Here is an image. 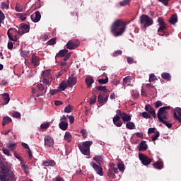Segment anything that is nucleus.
<instances>
[{"instance_id": "obj_1", "label": "nucleus", "mask_w": 181, "mask_h": 181, "mask_svg": "<svg viewBox=\"0 0 181 181\" xmlns=\"http://www.w3.org/2000/svg\"><path fill=\"white\" fill-rule=\"evenodd\" d=\"M127 23L122 19H117L110 26V32L113 36L117 37L124 34L126 30Z\"/></svg>"}, {"instance_id": "obj_2", "label": "nucleus", "mask_w": 181, "mask_h": 181, "mask_svg": "<svg viewBox=\"0 0 181 181\" xmlns=\"http://www.w3.org/2000/svg\"><path fill=\"white\" fill-rule=\"evenodd\" d=\"M17 177L11 168L3 165L0 167V181H16Z\"/></svg>"}, {"instance_id": "obj_3", "label": "nucleus", "mask_w": 181, "mask_h": 181, "mask_svg": "<svg viewBox=\"0 0 181 181\" xmlns=\"http://www.w3.org/2000/svg\"><path fill=\"white\" fill-rule=\"evenodd\" d=\"M93 145V141H83L82 144L78 145V148L83 155L86 156H89L90 155V147Z\"/></svg>"}, {"instance_id": "obj_4", "label": "nucleus", "mask_w": 181, "mask_h": 181, "mask_svg": "<svg viewBox=\"0 0 181 181\" xmlns=\"http://www.w3.org/2000/svg\"><path fill=\"white\" fill-rule=\"evenodd\" d=\"M140 23L144 28H146L153 24V21L146 14H142L139 18Z\"/></svg>"}, {"instance_id": "obj_5", "label": "nucleus", "mask_w": 181, "mask_h": 181, "mask_svg": "<svg viewBox=\"0 0 181 181\" xmlns=\"http://www.w3.org/2000/svg\"><path fill=\"white\" fill-rule=\"evenodd\" d=\"M42 77H43L42 83L47 86H50L52 83L51 71L50 70L44 71Z\"/></svg>"}, {"instance_id": "obj_6", "label": "nucleus", "mask_w": 181, "mask_h": 181, "mask_svg": "<svg viewBox=\"0 0 181 181\" xmlns=\"http://www.w3.org/2000/svg\"><path fill=\"white\" fill-rule=\"evenodd\" d=\"M139 158L144 166L149 165L153 161V159L150 158L148 156L141 153H139Z\"/></svg>"}, {"instance_id": "obj_7", "label": "nucleus", "mask_w": 181, "mask_h": 181, "mask_svg": "<svg viewBox=\"0 0 181 181\" xmlns=\"http://www.w3.org/2000/svg\"><path fill=\"white\" fill-rule=\"evenodd\" d=\"M158 23L159 25V28H158L157 30L158 33H164L166 30H168V26H166V24L165 23L164 20L162 17H159L158 18Z\"/></svg>"}, {"instance_id": "obj_8", "label": "nucleus", "mask_w": 181, "mask_h": 181, "mask_svg": "<svg viewBox=\"0 0 181 181\" xmlns=\"http://www.w3.org/2000/svg\"><path fill=\"white\" fill-rule=\"evenodd\" d=\"M80 45V42L77 40H69L66 44L68 49H76Z\"/></svg>"}, {"instance_id": "obj_9", "label": "nucleus", "mask_w": 181, "mask_h": 181, "mask_svg": "<svg viewBox=\"0 0 181 181\" xmlns=\"http://www.w3.org/2000/svg\"><path fill=\"white\" fill-rule=\"evenodd\" d=\"M117 115L122 118V122L124 123L129 122L131 121V116L126 114L125 112H122L121 110H117Z\"/></svg>"}, {"instance_id": "obj_10", "label": "nucleus", "mask_w": 181, "mask_h": 181, "mask_svg": "<svg viewBox=\"0 0 181 181\" xmlns=\"http://www.w3.org/2000/svg\"><path fill=\"white\" fill-rule=\"evenodd\" d=\"M44 140H45V146L46 148H54V140L53 137H51L49 135L45 136Z\"/></svg>"}, {"instance_id": "obj_11", "label": "nucleus", "mask_w": 181, "mask_h": 181, "mask_svg": "<svg viewBox=\"0 0 181 181\" xmlns=\"http://www.w3.org/2000/svg\"><path fill=\"white\" fill-rule=\"evenodd\" d=\"M90 166L94 169V170L96 172V173L100 176H103V169L101 167V165H99L98 164L91 162Z\"/></svg>"}, {"instance_id": "obj_12", "label": "nucleus", "mask_w": 181, "mask_h": 181, "mask_svg": "<svg viewBox=\"0 0 181 181\" xmlns=\"http://www.w3.org/2000/svg\"><path fill=\"white\" fill-rule=\"evenodd\" d=\"M17 32V30L13 28H10L9 30L7 32L8 37L10 40L13 42H16L17 40L16 36L13 37L14 34L16 35Z\"/></svg>"}, {"instance_id": "obj_13", "label": "nucleus", "mask_w": 181, "mask_h": 181, "mask_svg": "<svg viewBox=\"0 0 181 181\" xmlns=\"http://www.w3.org/2000/svg\"><path fill=\"white\" fill-rule=\"evenodd\" d=\"M109 100V95L104 97L103 93H99L98 96V102L102 105H105Z\"/></svg>"}, {"instance_id": "obj_14", "label": "nucleus", "mask_w": 181, "mask_h": 181, "mask_svg": "<svg viewBox=\"0 0 181 181\" xmlns=\"http://www.w3.org/2000/svg\"><path fill=\"white\" fill-rule=\"evenodd\" d=\"M170 110V106H163L158 110L157 117L158 120L162 119L161 115L165 114V111Z\"/></svg>"}, {"instance_id": "obj_15", "label": "nucleus", "mask_w": 181, "mask_h": 181, "mask_svg": "<svg viewBox=\"0 0 181 181\" xmlns=\"http://www.w3.org/2000/svg\"><path fill=\"white\" fill-rule=\"evenodd\" d=\"M145 111H147L148 113H150L153 117V118H157L156 111L151 106V105H146Z\"/></svg>"}, {"instance_id": "obj_16", "label": "nucleus", "mask_w": 181, "mask_h": 181, "mask_svg": "<svg viewBox=\"0 0 181 181\" xmlns=\"http://www.w3.org/2000/svg\"><path fill=\"white\" fill-rule=\"evenodd\" d=\"M174 112V119L179 123H181V107H176Z\"/></svg>"}, {"instance_id": "obj_17", "label": "nucleus", "mask_w": 181, "mask_h": 181, "mask_svg": "<svg viewBox=\"0 0 181 181\" xmlns=\"http://www.w3.org/2000/svg\"><path fill=\"white\" fill-rule=\"evenodd\" d=\"M31 20L35 23H38L41 20L40 12L37 11L35 14L30 16Z\"/></svg>"}, {"instance_id": "obj_18", "label": "nucleus", "mask_w": 181, "mask_h": 181, "mask_svg": "<svg viewBox=\"0 0 181 181\" xmlns=\"http://www.w3.org/2000/svg\"><path fill=\"white\" fill-rule=\"evenodd\" d=\"M74 75L75 74H72L67 81L69 87L74 86L76 84L77 79L76 77L74 76Z\"/></svg>"}, {"instance_id": "obj_19", "label": "nucleus", "mask_w": 181, "mask_h": 181, "mask_svg": "<svg viewBox=\"0 0 181 181\" xmlns=\"http://www.w3.org/2000/svg\"><path fill=\"white\" fill-rule=\"evenodd\" d=\"M40 57L35 56V54L32 55L31 62L33 66H40Z\"/></svg>"}, {"instance_id": "obj_20", "label": "nucleus", "mask_w": 181, "mask_h": 181, "mask_svg": "<svg viewBox=\"0 0 181 181\" xmlns=\"http://www.w3.org/2000/svg\"><path fill=\"white\" fill-rule=\"evenodd\" d=\"M113 124L117 127H121L122 126L121 117L118 115H116V116L113 117Z\"/></svg>"}, {"instance_id": "obj_21", "label": "nucleus", "mask_w": 181, "mask_h": 181, "mask_svg": "<svg viewBox=\"0 0 181 181\" xmlns=\"http://www.w3.org/2000/svg\"><path fill=\"white\" fill-rule=\"evenodd\" d=\"M30 27L28 25H21V28L18 30V33L21 35L28 33L30 31Z\"/></svg>"}, {"instance_id": "obj_22", "label": "nucleus", "mask_w": 181, "mask_h": 181, "mask_svg": "<svg viewBox=\"0 0 181 181\" xmlns=\"http://www.w3.org/2000/svg\"><path fill=\"white\" fill-rule=\"evenodd\" d=\"M148 149V145L146 141H141L139 144V151H145Z\"/></svg>"}, {"instance_id": "obj_23", "label": "nucleus", "mask_w": 181, "mask_h": 181, "mask_svg": "<svg viewBox=\"0 0 181 181\" xmlns=\"http://www.w3.org/2000/svg\"><path fill=\"white\" fill-rule=\"evenodd\" d=\"M86 83L87 86V88H90L91 85L94 83V80L92 76H89L86 78Z\"/></svg>"}, {"instance_id": "obj_24", "label": "nucleus", "mask_w": 181, "mask_h": 181, "mask_svg": "<svg viewBox=\"0 0 181 181\" xmlns=\"http://www.w3.org/2000/svg\"><path fill=\"white\" fill-rule=\"evenodd\" d=\"M59 127V129H61L62 131H66V129H68V122L65 121H61Z\"/></svg>"}, {"instance_id": "obj_25", "label": "nucleus", "mask_w": 181, "mask_h": 181, "mask_svg": "<svg viewBox=\"0 0 181 181\" xmlns=\"http://www.w3.org/2000/svg\"><path fill=\"white\" fill-rule=\"evenodd\" d=\"M2 99L4 100V103L3 105H7L10 101V95L8 93H4L2 94Z\"/></svg>"}, {"instance_id": "obj_26", "label": "nucleus", "mask_w": 181, "mask_h": 181, "mask_svg": "<svg viewBox=\"0 0 181 181\" xmlns=\"http://www.w3.org/2000/svg\"><path fill=\"white\" fill-rule=\"evenodd\" d=\"M153 166L156 169H161L163 168V161H156L153 164Z\"/></svg>"}, {"instance_id": "obj_27", "label": "nucleus", "mask_w": 181, "mask_h": 181, "mask_svg": "<svg viewBox=\"0 0 181 181\" xmlns=\"http://www.w3.org/2000/svg\"><path fill=\"white\" fill-rule=\"evenodd\" d=\"M12 122V119L8 116H4L2 120V126L4 127L6 124H9Z\"/></svg>"}, {"instance_id": "obj_28", "label": "nucleus", "mask_w": 181, "mask_h": 181, "mask_svg": "<svg viewBox=\"0 0 181 181\" xmlns=\"http://www.w3.org/2000/svg\"><path fill=\"white\" fill-rule=\"evenodd\" d=\"M69 52V50L67 49H61L58 54H57V57H64L66 54H67Z\"/></svg>"}, {"instance_id": "obj_29", "label": "nucleus", "mask_w": 181, "mask_h": 181, "mask_svg": "<svg viewBox=\"0 0 181 181\" xmlns=\"http://www.w3.org/2000/svg\"><path fill=\"white\" fill-rule=\"evenodd\" d=\"M161 77L166 81H170L172 78L170 74L168 72L163 73Z\"/></svg>"}, {"instance_id": "obj_30", "label": "nucleus", "mask_w": 181, "mask_h": 181, "mask_svg": "<svg viewBox=\"0 0 181 181\" xmlns=\"http://www.w3.org/2000/svg\"><path fill=\"white\" fill-rule=\"evenodd\" d=\"M96 89L98 90V91H101L102 93H107L108 92V90H107L106 88V86H97L96 87Z\"/></svg>"}, {"instance_id": "obj_31", "label": "nucleus", "mask_w": 181, "mask_h": 181, "mask_svg": "<svg viewBox=\"0 0 181 181\" xmlns=\"http://www.w3.org/2000/svg\"><path fill=\"white\" fill-rule=\"evenodd\" d=\"M67 87H68L67 83L65 81H62L60 83L58 88L62 91H64L66 90V88H67Z\"/></svg>"}, {"instance_id": "obj_32", "label": "nucleus", "mask_w": 181, "mask_h": 181, "mask_svg": "<svg viewBox=\"0 0 181 181\" xmlns=\"http://www.w3.org/2000/svg\"><path fill=\"white\" fill-rule=\"evenodd\" d=\"M169 22L171 25H175L177 22V16L173 14Z\"/></svg>"}, {"instance_id": "obj_33", "label": "nucleus", "mask_w": 181, "mask_h": 181, "mask_svg": "<svg viewBox=\"0 0 181 181\" xmlns=\"http://www.w3.org/2000/svg\"><path fill=\"white\" fill-rule=\"evenodd\" d=\"M126 127L127 129L132 130L135 127V124L132 122H127Z\"/></svg>"}, {"instance_id": "obj_34", "label": "nucleus", "mask_w": 181, "mask_h": 181, "mask_svg": "<svg viewBox=\"0 0 181 181\" xmlns=\"http://www.w3.org/2000/svg\"><path fill=\"white\" fill-rule=\"evenodd\" d=\"M44 166H54L55 165V162L54 160H49L48 161H45L43 162Z\"/></svg>"}, {"instance_id": "obj_35", "label": "nucleus", "mask_w": 181, "mask_h": 181, "mask_svg": "<svg viewBox=\"0 0 181 181\" xmlns=\"http://www.w3.org/2000/svg\"><path fill=\"white\" fill-rule=\"evenodd\" d=\"M16 143H8L7 147L10 148L11 151H13L16 148Z\"/></svg>"}, {"instance_id": "obj_36", "label": "nucleus", "mask_w": 181, "mask_h": 181, "mask_svg": "<svg viewBox=\"0 0 181 181\" xmlns=\"http://www.w3.org/2000/svg\"><path fill=\"white\" fill-rule=\"evenodd\" d=\"M97 102V95L93 94V96L89 99V104L93 105Z\"/></svg>"}, {"instance_id": "obj_37", "label": "nucleus", "mask_w": 181, "mask_h": 181, "mask_svg": "<svg viewBox=\"0 0 181 181\" xmlns=\"http://www.w3.org/2000/svg\"><path fill=\"white\" fill-rule=\"evenodd\" d=\"M159 136H160V132L158 131H156V132H154V135L151 136L152 141H157Z\"/></svg>"}, {"instance_id": "obj_38", "label": "nucleus", "mask_w": 181, "mask_h": 181, "mask_svg": "<svg viewBox=\"0 0 181 181\" xmlns=\"http://www.w3.org/2000/svg\"><path fill=\"white\" fill-rule=\"evenodd\" d=\"M64 139L67 142H71V134L69 132L65 133Z\"/></svg>"}, {"instance_id": "obj_39", "label": "nucleus", "mask_w": 181, "mask_h": 181, "mask_svg": "<svg viewBox=\"0 0 181 181\" xmlns=\"http://www.w3.org/2000/svg\"><path fill=\"white\" fill-rule=\"evenodd\" d=\"M159 122L163 123V124H165L169 129L172 128L173 124H170L169 122H168V121L163 120L161 119H159Z\"/></svg>"}, {"instance_id": "obj_40", "label": "nucleus", "mask_w": 181, "mask_h": 181, "mask_svg": "<svg viewBox=\"0 0 181 181\" xmlns=\"http://www.w3.org/2000/svg\"><path fill=\"white\" fill-rule=\"evenodd\" d=\"M132 76H127L126 78H123V83H124V84H127V83H129L130 82H131V81H132Z\"/></svg>"}, {"instance_id": "obj_41", "label": "nucleus", "mask_w": 181, "mask_h": 181, "mask_svg": "<svg viewBox=\"0 0 181 181\" xmlns=\"http://www.w3.org/2000/svg\"><path fill=\"white\" fill-rule=\"evenodd\" d=\"M98 82L100 83V84H106L109 82V78L107 76H106V78L105 79H98Z\"/></svg>"}, {"instance_id": "obj_42", "label": "nucleus", "mask_w": 181, "mask_h": 181, "mask_svg": "<svg viewBox=\"0 0 181 181\" xmlns=\"http://www.w3.org/2000/svg\"><path fill=\"white\" fill-rule=\"evenodd\" d=\"M131 2V0H123L119 2L120 6H126L127 5L129 4Z\"/></svg>"}, {"instance_id": "obj_43", "label": "nucleus", "mask_w": 181, "mask_h": 181, "mask_svg": "<svg viewBox=\"0 0 181 181\" xmlns=\"http://www.w3.org/2000/svg\"><path fill=\"white\" fill-rule=\"evenodd\" d=\"M117 168L119 169V171L122 172L125 169V166L124 163H117Z\"/></svg>"}, {"instance_id": "obj_44", "label": "nucleus", "mask_w": 181, "mask_h": 181, "mask_svg": "<svg viewBox=\"0 0 181 181\" xmlns=\"http://www.w3.org/2000/svg\"><path fill=\"white\" fill-rule=\"evenodd\" d=\"M107 176H108L109 177H111L112 179H115V174L114 173V172H113L111 169H110V170H108V171H107Z\"/></svg>"}, {"instance_id": "obj_45", "label": "nucleus", "mask_w": 181, "mask_h": 181, "mask_svg": "<svg viewBox=\"0 0 181 181\" xmlns=\"http://www.w3.org/2000/svg\"><path fill=\"white\" fill-rule=\"evenodd\" d=\"M16 16L20 18V19L22 21H26L27 19V17L25 16V14H22V13H17L16 14Z\"/></svg>"}, {"instance_id": "obj_46", "label": "nucleus", "mask_w": 181, "mask_h": 181, "mask_svg": "<svg viewBox=\"0 0 181 181\" xmlns=\"http://www.w3.org/2000/svg\"><path fill=\"white\" fill-rule=\"evenodd\" d=\"M93 160H94L95 161H97L98 163L99 164L100 163H102V162H103V156H95V157L93 158ZM99 162H100V163H99Z\"/></svg>"}, {"instance_id": "obj_47", "label": "nucleus", "mask_w": 181, "mask_h": 181, "mask_svg": "<svg viewBox=\"0 0 181 181\" xmlns=\"http://www.w3.org/2000/svg\"><path fill=\"white\" fill-rule=\"evenodd\" d=\"M64 112L65 113H70V112H73V108L71 107L70 105H68V106H66V107H64Z\"/></svg>"}, {"instance_id": "obj_48", "label": "nucleus", "mask_w": 181, "mask_h": 181, "mask_svg": "<svg viewBox=\"0 0 181 181\" xmlns=\"http://www.w3.org/2000/svg\"><path fill=\"white\" fill-rule=\"evenodd\" d=\"M157 80L158 78L154 74H151L150 78H148V82L151 83Z\"/></svg>"}, {"instance_id": "obj_49", "label": "nucleus", "mask_w": 181, "mask_h": 181, "mask_svg": "<svg viewBox=\"0 0 181 181\" xmlns=\"http://www.w3.org/2000/svg\"><path fill=\"white\" fill-rule=\"evenodd\" d=\"M21 55L23 58H26L29 56V51H26V50L21 51Z\"/></svg>"}, {"instance_id": "obj_50", "label": "nucleus", "mask_w": 181, "mask_h": 181, "mask_svg": "<svg viewBox=\"0 0 181 181\" xmlns=\"http://www.w3.org/2000/svg\"><path fill=\"white\" fill-rule=\"evenodd\" d=\"M15 11L17 12H22L23 11V6H21L20 4H16Z\"/></svg>"}, {"instance_id": "obj_51", "label": "nucleus", "mask_w": 181, "mask_h": 181, "mask_svg": "<svg viewBox=\"0 0 181 181\" xmlns=\"http://www.w3.org/2000/svg\"><path fill=\"white\" fill-rule=\"evenodd\" d=\"M141 115L144 119H146L151 118V116L146 112H142Z\"/></svg>"}, {"instance_id": "obj_52", "label": "nucleus", "mask_w": 181, "mask_h": 181, "mask_svg": "<svg viewBox=\"0 0 181 181\" xmlns=\"http://www.w3.org/2000/svg\"><path fill=\"white\" fill-rule=\"evenodd\" d=\"M2 152L4 155H7V156H10V151L8 148H2Z\"/></svg>"}, {"instance_id": "obj_53", "label": "nucleus", "mask_w": 181, "mask_h": 181, "mask_svg": "<svg viewBox=\"0 0 181 181\" xmlns=\"http://www.w3.org/2000/svg\"><path fill=\"white\" fill-rule=\"evenodd\" d=\"M37 88L40 90V91H43L45 88V87L44 86V85L42 83H38L37 85Z\"/></svg>"}, {"instance_id": "obj_54", "label": "nucleus", "mask_w": 181, "mask_h": 181, "mask_svg": "<svg viewBox=\"0 0 181 181\" xmlns=\"http://www.w3.org/2000/svg\"><path fill=\"white\" fill-rule=\"evenodd\" d=\"M156 130V128L155 127H151V128H148V134H155V131Z\"/></svg>"}, {"instance_id": "obj_55", "label": "nucleus", "mask_w": 181, "mask_h": 181, "mask_svg": "<svg viewBox=\"0 0 181 181\" xmlns=\"http://www.w3.org/2000/svg\"><path fill=\"white\" fill-rule=\"evenodd\" d=\"M56 43V38H51L48 42L47 44L49 45H53Z\"/></svg>"}, {"instance_id": "obj_56", "label": "nucleus", "mask_w": 181, "mask_h": 181, "mask_svg": "<svg viewBox=\"0 0 181 181\" xmlns=\"http://www.w3.org/2000/svg\"><path fill=\"white\" fill-rule=\"evenodd\" d=\"M121 54H122V51L119 49L113 52V57H117L118 55H121Z\"/></svg>"}, {"instance_id": "obj_57", "label": "nucleus", "mask_w": 181, "mask_h": 181, "mask_svg": "<svg viewBox=\"0 0 181 181\" xmlns=\"http://www.w3.org/2000/svg\"><path fill=\"white\" fill-rule=\"evenodd\" d=\"M158 1L163 4L165 6H168L169 5L170 0H158Z\"/></svg>"}, {"instance_id": "obj_58", "label": "nucleus", "mask_w": 181, "mask_h": 181, "mask_svg": "<svg viewBox=\"0 0 181 181\" xmlns=\"http://www.w3.org/2000/svg\"><path fill=\"white\" fill-rule=\"evenodd\" d=\"M163 106V103L161 101H157L155 103V107L156 109L159 108L160 107Z\"/></svg>"}, {"instance_id": "obj_59", "label": "nucleus", "mask_w": 181, "mask_h": 181, "mask_svg": "<svg viewBox=\"0 0 181 181\" xmlns=\"http://www.w3.org/2000/svg\"><path fill=\"white\" fill-rule=\"evenodd\" d=\"M49 127V123L42 124L40 125V128L42 129H47Z\"/></svg>"}, {"instance_id": "obj_60", "label": "nucleus", "mask_w": 181, "mask_h": 181, "mask_svg": "<svg viewBox=\"0 0 181 181\" xmlns=\"http://www.w3.org/2000/svg\"><path fill=\"white\" fill-rule=\"evenodd\" d=\"M13 117L16 118V119H19V118H21V113L18 112H15L13 114Z\"/></svg>"}, {"instance_id": "obj_61", "label": "nucleus", "mask_w": 181, "mask_h": 181, "mask_svg": "<svg viewBox=\"0 0 181 181\" xmlns=\"http://www.w3.org/2000/svg\"><path fill=\"white\" fill-rule=\"evenodd\" d=\"M4 19H5V16L2 12V11L0 10V23H1L2 21H4Z\"/></svg>"}, {"instance_id": "obj_62", "label": "nucleus", "mask_w": 181, "mask_h": 181, "mask_svg": "<svg viewBox=\"0 0 181 181\" xmlns=\"http://www.w3.org/2000/svg\"><path fill=\"white\" fill-rule=\"evenodd\" d=\"M13 155L17 160H19L20 161L23 162L22 158L18 154H17L16 152H14Z\"/></svg>"}, {"instance_id": "obj_63", "label": "nucleus", "mask_w": 181, "mask_h": 181, "mask_svg": "<svg viewBox=\"0 0 181 181\" xmlns=\"http://www.w3.org/2000/svg\"><path fill=\"white\" fill-rule=\"evenodd\" d=\"M81 134H82V136H83L84 138L87 137V136H88V133H87V132H86V129H82V130L81 131Z\"/></svg>"}, {"instance_id": "obj_64", "label": "nucleus", "mask_w": 181, "mask_h": 181, "mask_svg": "<svg viewBox=\"0 0 181 181\" xmlns=\"http://www.w3.org/2000/svg\"><path fill=\"white\" fill-rule=\"evenodd\" d=\"M68 118L71 124H73L75 122L74 116H68Z\"/></svg>"}]
</instances>
